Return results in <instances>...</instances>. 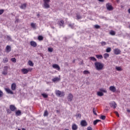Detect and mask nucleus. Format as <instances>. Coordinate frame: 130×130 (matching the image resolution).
Here are the masks:
<instances>
[{
  "label": "nucleus",
  "instance_id": "39448f33",
  "mask_svg": "<svg viewBox=\"0 0 130 130\" xmlns=\"http://www.w3.org/2000/svg\"><path fill=\"white\" fill-rule=\"evenodd\" d=\"M114 53L116 55H118L121 53V51L118 48H116L114 50Z\"/></svg>",
  "mask_w": 130,
  "mask_h": 130
},
{
  "label": "nucleus",
  "instance_id": "6e6552de",
  "mask_svg": "<svg viewBox=\"0 0 130 130\" xmlns=\"http://www.w3.org/2000/svg\"><path fill=\"white\" fill-rule=\"evenodd\" d=\"M106 7L108 11H112L113 10V7L109 3L106 4Z\"/></svg>",
  "mask_w": 130,
  "mask_h": 130
},
{
  "label": "nucleus",
  "instance_id": "de8ad7c7",
  "mask_svg": "<svg viewBox=\"0 0 130 130\" xmlns=\"http://www.w3.org/2000/svg\"><path fill=\"white\" fill-rule=\"evenodd\" d=\"M3 96H4V93L2 90H0V97H3Z\"/></svg>",
  "mask_w": 130,
  "mask_h": 130
},
{
  "label": "nucleus",
  "instance_id": "4468645a",
  "mask_svg": "<svg viewBox=\"0 0 130 130\" xmlns=\"http://www.w3.org/2000/svg\"><path fill=\"white\" fill-rule=\"evenodd\" d=\"M5 90L8 93V94H11L12 95L14 94V92L12 90H11V89H10V88H5Z\"/></svg>",
  "mask_w": 130,
  "mask_h": 130
},
{
  "label": "nucleus",
  "instance_id": "5fc2aeb1",
  "mask_svg": "<svg viewBox=\"0 0 130 130\" xmlns=\"http://www.w3.org/2000/svg\"><path fill=\"white\" fill-rule=\"evenodd\" d=\"M18 22H19V19H17L15 20V23H18Z\"/></svg>",
  "mask_w": 130,
  "mask_h": 130
},
{
  "label": "nucleus",
  "instance_id": "4c0bfd02",
  "mask_svg": "<svg viewBox=\"0 0 130 130\" xmlns=\"http://www.w3.org/2000/svg\"><path fill=\"white\" fill-rule=\"evenodd\" d=\"M101 119H102V120H104L105 118H106V116L104 115H102L100 117Z\"/></svg>",
  "mask_w": 130,
  "mask_h": 130
},
{
  "label": "nucleus",
  "instance_id": "680f3d73",
  "mask_svg": "<svg viewBox=\"0 0 130 130\" xmlns=\"http://www.w3.org/2000/svg\"><path fill=\"white\" fill-rule=\"evenodd\" d=\"M18 130H21V129H20V128H18Z\"/></svg>",
  "mask_w": 130,
  "mask_h": 130
},
{
  "label": "nucleus",
  "instance_id": "72a5a7b5",
  "mask_svg": "<svg viewBox=\"0 0 130 130\" xmlns=\"http://www.w3.org/2000/svg\"><path fill=\"white\" fill-rule=\"evenodd\" d=\"M41 95L44 97V98H47V97H48V95L46 93H42Z\"/></svg>",
  "mask_w": 130,
  "mask_h": 130
},
{
  "label": "nucleus",
  "instance_id": "7ed1b4c3",
  "mask_svg": "<svg viewBox=\"0 0 130 130\" xmlns=\"http://www.w3.org/2000/svg\"><path fill=\"white\" fill-rule=\"evenodd\" d=\"M32 68H28V69H26V68H23L21 69V72L23 75H27L29 72H31L32 71Z\"/></svg>",
  "mask_w": 130,
  "mask_h": 130
},
{
  "label": "nucleus",
  "instance_id": "4d7b16f0",
  "mask_svg": "<svg viewBox=\"0 0 130 130\" xmlns=\"http://www.w3.org/2000/svg\"><path fill=\"white\" fill-rule=\"evenodd\" d=\"M22 130H26V129L25 128H22Z\"/></svg>",
  "mask_w": 130,
  "mask_h": 130
},
{
  "label": "nucleus",
  "instance_id": "aec40b11",
  "mask_svg": "<svg viewBox=\"0 0 130 130\" xmlns=\"http://www.w3.org/2000/svg\"><path fill=\"white\" fill-rule=\"evenodd\" d=\"M16 83H13L11 85V89L12 90H13V91H15V90H16Z\"/></svg>",
  "mask_w": 130,
  "mask_h": 130
},
{
  "label": "nucleus",
  "instance_id": "6e6d98bb",
  "mask_svg": "<svg viewBox=\"0 0 130 130\" xmlns=\"http://www.w3.org/2000/svg\"><path fill=\"white\" fill-rule=\"evenodd\" d=\"M99 2H101V3H103V2H104V0H99Z\"/></svg>",
  "mask_w": 130,
  "mask_h": 130
},
{
  "label": "nucleus",
  "instance_id": "f257e3e1",
  "mask_svg": "<svg viewBox=\"0 0 130 130\" xmlns=\"http://www.w3.org/2000/svg\"><path fill=\"white\" fill-rule=\"evenodd\" d=\"M94 66L96 71H102L104 68V64L101 62H95Z\"/></svg>",
  "mask_w": 130,
  "mask_h": 130
},
{
  "label": "nucleus",
  "instance_id": "f704fd0d",
  "mask_svg": "<svg viewBox=\"0 0 130 130\" xmlns=\"http://www.w3.org/2000/svg\"><path fill=\"white\" fill-rule=\"evenodd\" d=\"M110 35H112V36L115 35V31H113V30H111L110 32Z\"/></svg>",
  "mask_w": 130,
  "mask_h": 130
},
{
  "label": "nucleus",
  "instance_id": "c85d7f7f",
  "mask_svg": "<svg viewBox=\"0 0 130 130\" xmlns=\"http://www.w3.org/2000/svg\"><path fill=\"white\" fill-rule=\"evenodd\" d=\"M90 59L92 61H97V59L94 57H90Z\"/></svg>",
  "mask_w": 130,
  "mask_h": 130
},
{
  "label": "nucleus",
  "instance_id": "79ce46f5",
  "mask_svg": "<svg viewBox=\"0 0 130 130\" xmlns=\"http://www.w3.org/2000/svg\"><path fill=\"white\" fill-rule=\"evenodd\" d=\"M47 115H48V112H47V111H45L44 113V116H47Z\"/></svg>",
  "mask_w": 130,
  "mask_h": 130
},
{
  "label": "nucleus",
  "instance_id": "b1692460",
  "mask_svg": "<svg viewBox=\"0 0 130 130\" xmlns=\"http://www.w3.org/2000/svg\"><path fill=\"white\" fill-rule=\"evenodd\" d=\"M15 114L17 116H19V115H21V114H22V113L21 112V111L18 110L17 112H16Z\"/></svg>",
  "mask_w": 130,
  "mask_h": 130
},
{
  "label": "nucleus",
  "instance_id": "2f4dec72",
  "mask_svg": "<svg viewBox=\"0 0 130 130\" xmlns=\"http://www.w3.org/2000/svg\"><path fill=\"white\" fill-rule=\"evenodd\" d=\"M26 4H22L20 6V8L21 9H25L26 8Z\"/></svg>",
  "mask_w": 130,
  "mask_h": 130
},
{
  "label": "nucleus",
  "instance_id": "6ab92c4d",
  "mask_svg": "<svg viewBox=\"0 0 130 130\" xmlns=\"http://www.w3.org/2000/svg\"><path fill=\"white\" fill-rule=\"evenodd\" d=\"M72 128L73 130H77L78 129V125L76 124H73L72 125Z\"/></svg>",
  "mask_w": 130,
  "mask_h": 130
},
{
  "label": "nucleus",
  "instance_id": "c03bdc74",
  "mask_svg": "<svg viewBox=\"0 0 130 130\" xmlns=\"http://www.w3.org/2000/svg\"><path fill=\"white\" fill-rule=\"evenodd\" d=\"M94 28H95V29H99V28H100V26H99V25H94Z\"/></svg>",
  "mask_w": 130,
  "mask_h": 130
},
{
  "label": "nucleus",
  "instance_id": "bf43d9fd",
  "mask_svg": "<svg viewBox=\"0 0 130 130\" xmlns=\"http://www.w3.org/2000/svg\"><path fill=\"white\" fill-rule=\"evenodd\" d=\"M37 16H38V17H39V16H40V15L39 14H38L37 15Z\"/></svg>",
  "mask_w": 130,
  "mask_h": 130
},
{
  "label": "nucleus",
  "instance_id": "393cba45",
  "mask_svg": "<svg viewBox=\"0 0 130 130\" xmlns=\"http://www.w3.org/2000/svg\"><path fill=\"white\" fill-rule=\"evenodd\" d=\"M104 58H105V59H106L107 58H108V57H109V54L105 53L104 54Z\"/></svg>",
  "mask_w": 130,
  "mask_h": 130
},
{
  "label": "nucleus",
  "instance_id": "a18cd8bd",
  "mask_svg": "<svg viewBox=\"0 0 130 130\" xmlns=\"http://www.w3.org/2000/svg\"><path fill=\"white\" fill-rule=\"evenodd\" d=\"M48 50L49 52H52L53 50L51 48H48Z\"/></svg>",
  "mask_w": 130,
  "mask_h": 130
},
{
  "label": "nucleus",
  "instance_id": "412c9836",
  "mask_svg": "<svg viewBox=\"0 0 130 130\" xmlns=\"http://www.w3.org/2000/svg\"><path fill=\"white\" fill-rule=\"evenodd\" d=\"M95 56L98 59H102V58H103V56L102 55H96Z\"/></svg>",
  "mask_w": 130,
  "mask_h": 130
},
{
  "label": "nucleus",
  "instance_id": "e2e57ef3",
  "mask_svg": "<svg viewBox=\"0 0 130 130\" xmlns=\"http://www.w3.org/2000/svg\"><path fill=\"white\" fill-rule=\"evenodd\" d=\"M65 130H69V129H65Z\"/></svg>",
  "mask_w": 130,
  "mask_h": 130
},
{
  "label": "nucleus",
  "instance_id": "13d9d810",
  "mask_svg": "<svg viewBox=\"0 0 130 130\" xmlns=\"http://www.w3.org/2000/svg\"><path fill=\"white\" fill-rule=\"evenodd\" d=\"M127 112H130V110H127Z\"/></svg>",
  "mask_w": 130,
  "mask_h": 130
},
{
  "label": "nucleus",
  "instance_id": "2eb2a0df",
  "mask_svg": "<svg viewBox=\"0 0 130 130\" xmlns=\"http://www.w3.org/2000/svg\"><path fill=\"white\" fill-rule=\"evenodd\" d=\"M116 106H117V105H116V103L114 102H113L111 103V107H112L113 108H114V109H115V108H116Z\"/></svg>",
  "mask_w": 130,
  "mask_h": 130
},
{
  "label": "nucleus",
  "instance_id": "f3484780",
  "mask_svg": "<svg viewBox=\"0 0 130 130\" xmlns=\"http://www.w3.org/2000/svg\"><path fill=\"white\" fill-rule=\"evenodd\" d=\"M30 45L31 46H32L33 47H36V46H37V43L36 42L31 41L30 42Z\"/></svg>",
  "mask_w": 130,
  "mask_h": 130
},
{
  "label": "nucleus",
  "instance_id": "dca6fc26",
  "mask_svg": "<svg viewBox=\"0 0 130 130\" xmlns=\"http://www.w3.org/2000/svg\"><path fill=\"white\" fill-rule=\"evenodd\" d=\"M10 110H11V111H15V110H16V109H17V108L14 105H11L10 106Z\"/></svg>",
  "mask_w": 130,
  "mask_h": 130
},
{
  "label": "nucleus",
  "instance_id": "0eeeda50",
  "mask_svg": "<svg viewBox=\"0 0 130 130\" xmlns=\"http://www.w3.org/2000/svg\"><path fill=\"white\" fill-rule=\"evenodd\" d=\"M8 66L4 67L3 72H2L3 75H7L8 74Z\"/></svg>",
  "mask_w": 130,
  "mask_h": 130
},
{
  "label": "nucleus",
  "instance_id": "f8f14e48",
  "mask_svg": "<svg viewBox=\"0 0 130 130\" xmlns=\"http://www.w3.org/2000/svg\"><path fill=\"white\" fill-rule=\"evenodd\" d=\"M52 81L53 83H56L57 82H59L60 81V78L58 77H55L52 79Z\"/></svg>",
  "mask_w": 130,
  "mask_h": 130
},
{
  "label": "nucleus",
  "instance_id": "a211bd4d",
  "mask_svg": "<svg viewBox=\"0 0 130 130\" xmlns=\"http://www.w3.org/2000/svg\"><path fill=\"white\" fill-rule=\"evenodd\" d=\"M11 50H12V48L10 46L7 45L6 46V52H10Z\"/></svg>",
  "mask_w": 130,
  "mask_h": 130
},
{
  "label": "nucleus",
  "instance_id": "0e129e2a",
  "mask_svg": "<svg viewBox=\"0 0 130 130\" xmlns=\"http://www.w3.org/2000/svg\"><path fill=\"white\" fill-rule=\"evenodd\" d=\"M57 112H58V110H57Z\"/></svg>",
  "mask_w": 130,
  "mask_h": 130
},
{
  "label": "nucleus",
  "instance_id": "c9c22d12",
  "mask_svg": "<svg viewBox=\"0 0 130 130\" xmlns=\"http://www.w3.org/2000/svg\"><path fill=\"white\" fill-rule=\"evenodd\" d=\"M111 51V48L108 47L106 49V52H110Z\"/></svg>",
  "mask_w": 130,
  "mask_h": 130
},
{
  "label": "nucleus",
  "instance_id": "473e14b6",
  "mask_svg": "<svg viewBox=\"0 0 130 130\" xmlns=\"http://www.w3.org/2000/svg\"><path fill=\"white\" fill-rule=\"evenodd\" d=\"M76 18H77V20H80V19H82V17L81 16V15H80L79 14H77Z\"/></svg>",
  "mask_w": 130,
  "mask_h": 130
},
{
  "label": "nucleus",
  "instance_id": "20e7f679",
  "mask_svg": "<svg viewBox=\"0 0 130 130\" xmlns=\"http://www.w3.org/2000/svg\"><path fill=\"white\" fill-rule=\"evenodd\" d=\"M56 95L58 97H63L64 96L65 93L63 91H60L59 90H56Z\"/></svg>",
  "mask_w": 130,
  "mask_h": 130
},
{
  "label": "nucleus",
  "instance_id": "09e8293b",
  "mask_svg": "<svg viewBox=\"0 0 130 130\" xmlns=\"http://www.w3.org/2000/svg\"><path fill=\"white\" fill-rule=\"evenodd\" d=\"M93 113L95 115H97V113H96V110H95V109L93 108Z\"/></svg>",
  "mask_w": 130,
  "mask_h": 130
},
{
  "label": "nucleus",
  "instance_id": "e433bc0d",
  "mask_svg": "<svg viewBox=\"0 0 130 130\" xmlns=\"http://www.w3.org/2000/svg\"><path fill=\"white\" fill-rule=\"evenodd\" d=\"M11 60L12 62H16L17 61V59L15 58H12Z\"/></svg>",
  "mask_w": 130,
  "mask_h": 130
},
{
  "label": "nucleus",
  "instance_id": "8fccbe9b",
  "mask_svg": "<svg viewBox=\"0 0 130 130\" xmlns=\"http://www.w3.org/2000/svg\"><path fill=\"white\" fill-rule=\"evenodd\" d=\"M115 114H116V115L118 117H119V115L118 114V112L115 111L114 112Z\"/></svg>",
  "mask_w": 130,
  "mask_h": 130
},
{
  "label": "nucleus",
  "instance_id": "9b49d317",
  "mask_svg": "<svg viewBox=\"0 0 130 130\" xmlns=\"http://www.w3.org/2000/svg\"><path fill=\"white\" fill-rule=\"evenodd\" d=\"M73 97L74 96L73 95V94L72 93H70L68 96V101H70V102H71V101H73Z\"/></svg>",
  "mask_w": 130,
  "mask_h": 130
},
{
  "label": "nucleus",
  "instance_id": "49530a36",
  "mask_svg": "<svg viewBox=\"0 0 130 130\" xmlns=\"http://www.w3.org/2000/svg\"><path fill=\"white\" fill-rule=\"evenodd\" d=\"M101 44L102 46H104V45H106V42H102Z\"/></svg>",
  "mask_w": 130,
  "mask_h": 130
},
{
  "label": "nucleus",
  "instance_id": "37998d69",
  "mask_svg": "<svg viewBox=\"0 0 130 130\" xmlns=\"http://www.w3.org/2000/svg\"><path fill=\"white\" fill-rule=\"evenodd\" d=\"M4 12H5V10H4V9L0 10V15H3Z\"/></svg>",
  "mask_w": 130,
  "mask_h": 130
},
{
  "label": "nucleus",
  "instance_id": "603ef678",
  "mask_svg": "<svg viewBox=\"0 0 130 130\" xmlns=\"http://www.w3.org/2000/svg\"><path fill=\"white\" fill-rule=\"evenodd\" d=\"M87 130H92V127L91 126H88L87 127Z\"/></svg>",
  "mask_w": 130,
  "mask_h": 130
},
{
  "label": "nucleus",
  "instance_id": "9d476101",
  "mask_svg": "<svg viewBox=\"0 0 130 130\" xmlns=\"http://www.w3.org/2000/svg\"><path fill=\"white\" fill-rule=\"evenodd\" d=\"M52 68H53V69H55L57 71H59V70H60V67H59V66H58L57 64H53Z\"/></svg>",
  "mask_w": 130,
  "mask_h": 130
},
{
  "label": "nucleus",
  "instance_id": "5701e85b",
  "mask_svg": "<svg viewBox=\"0 0 130 130\" xmlns=\"http://www.w3.org/2000/svg\"><path fill=\"white\" fill-rule=\"evenodd\" d=\"M100 91H101V92H103L104 93H107V90H106V89L105 88H100Z\"/></svg>",
  "mask_w": 130,
  "mask_h": 130
},
{
  "label": "nucleus",
  "instance_id": "423d86ee",
  "mask_svg": "<svg viewBox=\"0 0 130 130\" xmlns=\"http://www.w3.org/2000/svg\"><path fill=\"white\" fill-rule=\"evenodd\" d=\"M80 124L81 126H87L88 125V123H87V121L85 120H83L81 121Z\"/></svg>",
  "mask_w": 130,
  "mask_h": 130
},
{
  "label": "nucleus",
  "instance_id": "4be33fe9",
  "mask_svg": "<svg viewBox=\"0 0 130 130\" xmlns=\"http://www.w3.org/2000/svg\"><path fill=\"white\" fill-rule=\"evenodd\" d=\"M116 71H118V72H121L122 71V69L120 67H116Z\"/></svg>",
  "mask_w": 130,
  "mask_h": 130
},
{
  "label": "nucleus",
  "instance_id": "3c124183",
  "mask_svg": "<svg viewBox=\"0 0 130 130\" xmlns=\"http://www.w3.org/2000/svg\"><path fill=\"white\" fill-rule=\"evenodd\" d=\"M73 26H74V25L71 24H69V26L71 28H72V29H73Z\"/></svg>",
  "mask_w": 130,
  "mask_h": 130
},
{
  "label": "nucleus",
  "instance_id": "052dcab7",
  "mask_svg": "<svg viewBox=\"0 0 130 130\" xmlns=\"http://www.w3.org/2000/svg\"><path fill=\"white\" fill-rule=\"evenodd\" d=\"M116 2L118 3V2H119V0H116Z\"/></svg>",
  "mask_w": 130,
  "mask_h": 130
},
{
  "label": "nucleus",
  "instance_id": "1a4fd4ad",
  "mask_svg": "<svg viewBox=\"0 0 130 130\" xmlns=\"http://www.w3.org/2000/svg\"><path fill=\"white\" fill-rule=\"evenodd\" d=\"M109 90L114 93L116 91V88L114 86H111L109 87Z\"/></svg>",
  "mask_w": 130,
  "mask_h": 130
},
{
  "label": "nucleus",
  "instance_id": "bb28decb",
  "mask_svg": "<svg viewBox=\"0 0 130 130\" xmlns=\"http://www.w3.org/2000/svg\"><path fill=\"white\" fill-rule=\"evenodd\" d=\"M3 62L4 63H7L9 61V60L8 59V58L5 57L3 59Z\"/></svg>",
  "mask_w": 130,
  "mask_h": 130
},
{
  "label": "nucleus",
  "instance_id": "7c9ffc66",
  "mask_svg": "<svg viewBox=\"0 0 130 130\" xmlns=\"http://www.w3.org/2000/svg\"><path fill=\"white\" fill-rule=\"evenodd\" d=\"M30 25L32 27V28H34V29H35V28H36V24L34 23H31Z\"/></svg>",
  "mask_w": 130,
  "mask_h": 130
},
{
  "label": "nucleus",
  "instance_id": "a878e982",
  "mask_svg": "<svg viewBox=\"0 0 130 130\" xmlns=\"http://www.w3.org/2000/svg\"><path fill=\"white\" fill-rule=\"evenodd\" d=\"M99 121H101V120H100L99 119H96V120H94L93 121L94 125H96V124H97V123H98V122H99Z\"/></svg>",
  "mask_w": 130,
  "mask_h": 130
},
{
  "label": "nucleus",
  "instance_id": "f03ea898",
  "mask_svg": "<svg viewBox=\"0 0 130 130\" xmlns=\"http://www.w3.org/2000/svg\"><path fill=\"white\" fill-rule=\"evenodd\" d=\"M44 2V8L45 9H49L50 6L49 5V3H50V0H43Z\"/></svg>",
  "mask_w": 130,
  "mask_h": 130
},
{
  "label": "nucleus",
  "instance_id": "58836bf2",
  "mask_svg": "<svg viewBox=\"0 0 130 130\" xmlns=\"http://www.w3.org/2000/svg\"><path fill=\"white\" fill-rule=\"evenodd\" d=\"M38 40L40 41L43 40V37H42V36H39L38 37Z\"/></svg>",
  "mask_w": 130,
  "mask_h": 130
},
{
  "label": "nucleus",
  "instance_id": "c756f323",
  "mask_svg": "<svg viewBox=\"0 0 130 130\" xmlns=\"http://www.w3.org/2000/svg\"><path fill=\"white\" fill-rule=\"evenodd\" d=\"M28 64L29 66H30V67H33V66H34V63H33V62H32V61L29 60L28 61Z\"/></svg>",
  "mask_w": 130,
  "mask_h": 130
},
{
  "label": "nucleus",
  "instance_id": "864d4df0",
  "mask_svg": "<svg viewBox=\"0 0 130 130\" xmlns=\"http://www.w3.org/2000/svg\"><path fill=\"white\" fill-rule=\"evenodd\" d=\"M77 117H81V114H78L77 115Z\"/></svg>",
  "mask_w": 130,
  "mask_h": 130
},
{
  "label": "nucleus",
  "instance_id": "ddd939ff",
  "mask_svg": "<svg viewBox=\"0 0 130 130\" xmlns=\"http://www.w3.org/2000/svg\"><path fill=\"white\" fill-rule=\"evenodd\" d=\"M64 23L63 20H60V21L58 22V25H59L60 27H62L63 28V27H64V26H63Z\"/></svg>",
  "mask_w": 130,
  "mask_h": 130
},
{
  "label": "nucleus",
  "instance_id": "cd10ccee",
  "mask_svg": "<svg viewBox=\"0 0 130 130\" xmlns=\"http://www.w3.org/2000/svg\"><path fill=\"white\" fill-rule=\"evenodd\" d=\"M97 95L98 96H100V97H101L103 96V93H102V92L98 91L97 93Z\"/></svg>",
  "mask_w": 130,
  "mask_h": 130
},
{
  "label": "nucleus",
  "instance_id": "ea45409f",
  "mask_svg": "<svg viewBox=\"0 0 130 130\" xmlns=\"http://www.w3.org/2000/svg\"><path fill=\"white\" fill-rule=\"evenodd\" d=\"M83 74H84V75H87L88 74H90V72L88 71L85 70L83 71Z\"/></svg>",
  "mask_w": 130,
  "mask_h": 130
},
{
  "label": "nucleus",
  "instance_id": "a19ab883",
  "mask_svg": "<svg viewBox=\"0 0 130 130\" xmlns=\"http://www.w3.org/2000/svg\"><path fill=\"white\" fill-rule=\"evenodd\" d=\"M7 38L8 40H9V41H13V40H12V38H11V37L8 36L7 37Z\"/></svg>",
  "mask_w": 130,
  "mask_h": 130
}]
</instances>
